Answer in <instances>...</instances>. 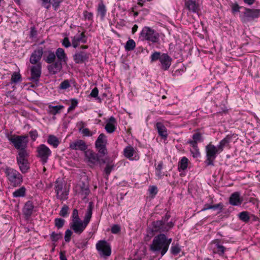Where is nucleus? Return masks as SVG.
I'll list each match as a JSON object with an SVG mask.
<instances>
[{
  "mask_svg": "<svg viewBox=\"0 0 260 260\" xmlns=\"http://www.w3.org/2000/svg\"><path fill=\"white\" fill-rule=\"evenodd\" d=\"M88 225L79 216V212L77 209H74L71 216V222L70 227L77 235H81Z\"/></svg>",
  "mask_w": 260,
  "mask_h": 260,
  "instance_id": "obj_1",
  "label": "nucleus"
},
{
  "mask_svg": "<svg viewBox=\"0 0 260 260\" xmlns=\"http://www.w3.org/2000/svg\"><path fill=\"white\" fill-rule=\"evenodd\" d=\"M4 172L8 181L9 184L13 187L20 186L23 182L22 175L17 170L7 167Z\"/></svg>",
  "mask_w": 260,
  "mask_h": 260,
  "instance_id": "obj_2",
  "label": "nucleus"
},
{
  "mask_svg": "<svg viewBox=\"0 0 260 260\" xmlns=\"http://www.w3.org/2000/svg\"><path fill=\"white\" fill-rule=\"evenodd\" d=\"M8 139L14 147L18 150V153L28 152L26 150L28 143L27 135H13L9 136Z\"/></svg>",
  "mask_w": 260,
  "mask_h": 260,
  "instance_id": "obj_3",
  "label": "nucleus"
},
{
  "mask_svg": "<svg viewBox=\"0 0 260 260\" xmlns=\"http://www.w3.org/2000/svg\"><path fill=\"white\" fill-rule=\"evenodd\" d=\"M165 242L161 234L156 236L153 238L152 243L150 246V250L156 254L160 253L161 257H162L168 250L166 246L167 244H165Z\"/></svg>",
  "mask_w": 260,
  "mask_h": 260,
  "instance_id": "obj_4",
  "label": "nucleus"
},
{
  "mask_svg": "<svg viewBox=\"0 0 260 260\" xmlns=\"http://www.w3.org/2000/svg\"><path fill=\"white\" fill-rule=\"evenodd\" d=\"M159 35L149 27L145 26L141 32L140 38L142 41H146L149 43H157L159 41Z\"/></svg>",
  "mask_w": 260,
  "mask_h": 260,
  "instance_id": "obj_5",
  "label": "nucleus"
},
{
  "mask_svg": "<svg viewBox=\"0 0 260 260\" xmlns=\"http://www.w3.org/2000/svg\"><path fill=\"white\" fill-rule=\"evenodd\" d=\"M206 159L205 163L206 166H214V161L216 158L217 154H219L220 151L218 148L213 145L212 143H210L205 147Z\"/></svg>",
  "mask_w": 260,
  "mask_h": 260,
  "instance_id": "obj_6",
  "label": "nucleus"
},
{
  "mask_svg": "<svg viewBox=\"0 0 260 260\" xmlns=\"http://www.w3.org/2000/svg\"><path fill=\"white\" fill-rule=\"evenodd\" d=\"M108 141L106 136L102 133L100 134L95 142V147L100 156H105L108 154L106 148Z\"/></svg>",
  "mask_w": 260,
  "mask_h": 260,
  "instance_id": "obj_7",
  "label": "nucleus"
},
{
  "mask_svg": "<svg viewBox=\"0 0 260 260\" xmlns=\"http://www.w3.org/2000/svg\"><path fill=\"white\" fill-rule=\"evenodd\" d=\"M28 152L18 153L16 157L17 162L19 166V169L22 173L25 174L29 169V165L28 161Z\"/></svg>",
  "mask_w": 260,
  "mask_h": 260,
  "instance_id": "obj_8",
  "label": "nucleus"
},
{
  "mask_svg": "<svg viewBox=\"0 0 260 260\" xmlns=\"http://www.w3.org/2000/svg\"><path fill=\"white\" fill-rule=\"evenodd\" d=\"M37 156L43 165L47 162L49 157L51 154V151L45 144L38 146L37 148Z\"/></svg>",
  "mask_w": 260,
  "mask_h": 260,
  "instance_id": "obj_9",
  "label": "nucleus"
},
{
  "mask_svg": "<svg viewBox=\"0 0 260 260\" xmlns=\"http://www.w3.org/2000/svg\"><path fill=\"white\" fill-rule=\"evenodd\" d=\"M152 231L155 232H168L174 226V223L172 221L165 223L163 220H156L153 221L152 223Z\"/></svg>",
  "mask_w": 260,
  "mask_h": 260,
  "instance_id": "obj_10",
  "label": "nucleus"
},
{
  "mask_svg": "<svg viewBox=\"0 0 260 260\" xmlns=\"http://www.w3.org/2000/svg\"><path fill=\"white\" fill-rule=\"evenodd\" d=\"M245 11L241 18L243 22L246 23L260 17V10L244 8Z\"/></svg>",
  "mask_w": 260,
  "mask_h": 260,
  "instance_id": "obj_11",
  "label": "nucleus"
},
{
  "mask_svg": "<svg viewBox=\"0 0 260 260\" xmlns=\"http://www.w3.org/2000/svg\"><path fill=\"white\" fill-rule=\"evenodd\" d=\"M96 248L101 256H109L111 255V247L105 240L98 241Z\"/></svg>",
  "mask_w": 260,
  "mask_h": 260,
  "instance_id": "obj_12",
  "label": "nucleus"
},
{
  "mask_svg": "<svg viewBox=\"0 0 260 260\" xmlns=\"http://www.w3.org/2000/svg\"><path fill=\"white\" fill-rule=\"evenodd\" d=\"M63 186L62 182H59L58 181L55 182L54 190L57 199L61 201L66 200L68 198L69 194V191L66 188H63Z\"/></svg>",
  "mask_w": 260,
  "mask_h": 260,
  "instance_id": "obj_13",
  "label": "nucleus"
},
{
  "mask_svg": "<svg viewBox=\"0 0 260 260\" xmlns=\"http://www.w3.org/2000/svg\"><path fill=\"white\" fill-rule=\"evenodd\" d=\"M30 77L29 80L33 82L38 83L42 73V64L33 65L30 67Z\"/></svg>",
  "mask_w": 260,
  "mask_h": 260,
  "instance_id": "obj_14",
  "label": "nucleus"
},
{
  "mask_svg": "<svg viewBox=\"0 0 260 260\" xmlns=\"http://www.w3.org/2000/svg\"><path fill=\"white\" fill-rule=\"evenodd\" d=\"M85 157L88 165L90 167L94 166L100 161V158L98 153L91 149H87L85 152Z\"/></svg>",
  "mask_w": 260,
  "mask_h": 260,
  "instance_id": "obj_15",
  "label": "nucleus"
},
{
  "mask_svg": "<svg viewBox=\"0 0 260 260\" xmlns=\"http://www.w3.org/2000/svg\"><path fill=\"white\" fill-rule=\"evenodd\" d=\"M43 54V48L42 47H38L37 49L34 50L29 58V62L33 65H37L41 63L40 62L41 59Z\"/></svg>",
  "mask_w": 260,
  "mask_h": 260,
  "instance_id": "obj_16",
  "label": "nucleus"
},
{
  "mask_svg": "<svg viewBox=\"0 0 260 260\" xmlns=\"http://www.w3.org/2000/svg\"><path fill=\"white\" fill-rule=\"evenodd\" d=\"M90 55V53L89 52L80 51L73 55V59L76 63H83L89 60Z\"/></svg>",
  "mask_w": 260,
  "mask_h": 260,
  "instance_id": "obj_17",
  "label": "nucleus"
},
{
  "mask_svg": "<svg viewBox=\"0 0 260 260\" xmlns=\"http://www.w3.org/2000/svg\"><path fill=\"white\" fill-rule=\"evenodd\" d=\"M87 148L88 146L85 142L81 139L76 140L70 144V148L74 150H79L85 152L87 150Z\"/></svg>",
  "mask_w": 260,
  "mask_h": 260,
  "instance_id": "obj_18",
  "label": "nucleus"
},
{
  "mask_svg": "<svg viewBox=\"0 0 260 260\" xmlns=\"http://www.w3.org/2000/svg\"><path fill=\"white\" fill-rule=\"evenodd\" d=\"M185 8L190 13L197 14L199 15L200 12L199 4L194 0H187L185 2Z\"/></svg>",
  "mask_w": 260,
  "mask_h": 260,
  "instance_id": "obj_19",
  "label": "nucleus"
},
{
  "mask_svg": "<svg viewBox=\"0 0 260 260\" xmlns=\"http://www.w3.org/2000/svg\"><path fill=\"white\" fill-rule=\"evenodd\" d=\"M71 38L72 46L75 48H76L79 45L80 43H86L87 42V37L84 32L77 34Z\"/></svg>",
  "mask_w": 260,
  "mask_h": 260,
  "instance_id": "obj_20",
  "label": "nucleus"
},
{
  "mask_svg": "<svg viewBox=\"0 0 260 260\" xmlns=\"http://www.w3.org/2000/svg\"><path fill=\"white\" fill-rule=\"evenodd\" d=\"M47 66V69L50 74L55 75L59 73L62 68V63L55 61Z\"/></svg>",
  "mask_w": 260,
  "mask_h": 260,
  "instance_id": "obj_21",
  "label": "nucleus"
},
{
  "mask_svg": "<svg viewBox=\"0 0 260 260\" xmlns=\"http://www.w3.org/2000/svg\"><path fill=\"white\" fill-rule=\"evenodd\" d=\"M242 202L243 199L240 198V193L239 192L232 193L229 199V203L233 206H239Z\"/></svg>",
  "mask_w": 260,
  "mask_h": 260,
  "instance_id": "obj_22",
  "label": "nucleus"
},
{
  "mask_svg": "<svg viewBox=\"0 0 260 260\" xmlns=\"http://www.w3.org/2000/svg\"><path fill=\"white\" fill-rule=\"evenodd\" d=\"M171 58L167 54H162L161 57L159 60L162 69L164 70H167L171 66Z\"/></svg>",
  "mask_w": 260,
  "mask_h": 260,
  "instance_id": "obj_23",
  "label": "nucleus"
},
{
  "mask_svg": "<svg viewBox=\"0 0 260 260\" xmlns=\"http://www.w3.org/2000/svg\"><path fill=\"white\" fill-rule=\"evenodd\" d=\"M159 136L166 140L168 137L167 130L164 124L161 122H157L155 125Z\"/></svg>",
  "mask_w": 260,
  "mask_h": 260,
  "instance_id": "obj_24",
  "label": "nucleus"
},
{
  "mask_svg": "<svg viewBox=\"0 0 260 260\" xmlns=\"http://www.w3.org/2000/svg\"><path fill=\"white\" fill-rule=\"evenodd\" d=\"M55 53L56 57H57V61L62 63H67L68 61V57L63 49L61 48H57Z\"/></svg>",
  "mask_w": 260,
  "mask_h": 260,
  "instance_id": "obj_25",
  "label": "nucleus"
},
{
  "mask_svg": "<svg viewBox=\"0 0 260 260\" xmlns=\"http://www.w3.org/2000/svg\"><path fill=\"white\" fill-rule=\"evenodd\" d=\"M192 140H190L188 141V143L191 146V147H196L198 146V143L203 141L204 139L201 133L197 132L193 134Z\"/></svg>",
  "mask_w": 260,
  "mask_h": 260,
  "instance_id": "obj_26",
  "label": "nucleus"
},
{
  "mask_svg": "<svg viewBox=\"0 0 260 260\" xmlns=\"http://www.w3.org/2000/svg\"><path fill=\"white\" fill-rule=\"evenodd\" d=\"M34 208V206L32 202L30 201H27L23 209L24 214L27 217H30L32 213Z\"/></svg>",
  "mask_w": 260,
  "mask_h": 260,
  "instance_id": "obj_27",
  "label": "nucleus"
},
{
  "mask_svg": "<svg viewBox=\"0 0 260 260\" xmlns=\"http://www.w3.org/2000/svg\"><path fill=\"white\" fill-rule=\"evenodd\" d=\"M116 123L115 119L111 116L109 119L108 122L106 123L105 128L107 133H112L115 130V124Z\"/></svg>",
  "mask_w": 260,
  "mask_h": 260,
  "instance_id": "obj_28",
  "label": "nucleus"
},
{
  "mask_svg": "<svg viewBox=\"0 0 260 260\" xmlns=\"http://www.w3.org/2000/svg\"><path fill=\"white\" fill-rule=\"evenodd\" d=\"M97 12L100 16L101 19L104 20L106 15L107 9L103 0H101L100 2L98 4Z\"/></svg>",
  "mask_w": 260,
  "mask_h": 260,
  "instance_id": "obj_29",
  "label": "nucleus"
},
{
  "mask_svg": "<svg viewBox=\"0 0 260 260\" xmlns=\"http://www.w3.org/2000/svg\"><path fill=\"white\" fill-rule=\"evenodd\" d=\"M55 53L52 51H45L44 55V59L46 62L50 64L55 61Z\"/></svg>",
  "mask_w": 260,
  "mask_h": 260,
  "instance_id": "obj_30",
  "label": "nucleus"
},
{
  "mask_svg": "<svg viewBox=\"0 0 260 260\" xmlns=\"http://www.w3.org/2000/svg\"><path fill=\"white\" fill-rule=\"evenodd\" d=\"M221 240L220 239H215L212 241V243L215 244L217 249L216 253L218 254L220 256H223L226 248L223 245L220 244Z\"/></svg>",
  "mask_w": 260,
  "mask_h": 260,
  "instance_id": "obj_31",
  "label": "nucleus"
},
{
  "mask_svg": "<svg viewBox=\"0 0 260 260\" xmlns=\"http://www.w3.org/2000/svg\"><path fill=\"white\" fill-rule=\"evenodd\" d=\"M232 137L230 135H227L224 139H223L219 142V144L217 146L218 150L221 152L224 148L229 145Z\"/></svg>",
  "mask_w": 260,
  "mask_h": 260,
  "instance_id": "obj_32",
  "label": "nucleus"
},
{
  "mask_svg": "<svg viewBox=\"0 0 260 260\" xmlns=\"http://www.w3.org/2000/svg\"><path fill=\"white\" fill-rule=\"evenodd\" d=\"M47 143L54 148H56L60 143V141L56 136L50 135L48 137Z\"/></svg>",
  "mask_w": 260,
  "mask_h": 260,
  "instance_id": "obj_33",
  "label": "nucleus"
},
{
  "mask_svg": "<svg viewBox=\"0 0 260 260\" xmlns=\"http://www.w3.org/2000/svg\"><path fill=\"white\" fill-rule=\"evenodd\" d=\"M188 159L186 157H183L178 162V170L179 172L184 171L188 166Z\"/></svg>",
  "mask_w": 260,
  "mask_h": 260,
  "instance_id": "obj_34",
  "label": "nucleus"
},
{
  "mask_svg": "<svg viewBox=\"0 0 260 260\" xmlns=\"http://www.w3.org/2000/svg\"><path fill=\"white\" fill-rule=\"evenodd\" d=\"M92 214V203H90L86 212L84 219L83 220L87 225L89 224Z\"/></svg>",
  "mask_w": 260,
  "mask_h": 260,
  "instance_id": "obj_35",
  "label": "nucleus"
},
{
  "mask_svg": "<svg viewBox=\"0 0 260 260\" xmlns=\"http://www.w3.org/2000/svg\"><path fill=\"white\" fill-rule=\"evenodd\" d=\"M26 189L24 186H21L13 192L14 198L24 197L26 195Z\"/></svg>",
  "mask_w": 260,
  "mask_h": 260,
  "instance_id": "obj_36",
  "label": "nucleus"
},
{
  "mask_svg": "<svg viewBox=\"0 0 260 260\" xmlns=\"http://www.w3.org/2000/svg\"><path fill=\"white\" fill-rule=\"evenodd\" d=\"M63 108V106L59 105V106H51L49 105L48 106V112L50 114L55 115L57 113H60V111L61 109Z\"/></svg>",
  "mask_w": 260,
  "mask_h": 260,
  "instance_id": "obj_37",
  "label": "nucleus"
},
{
  "mask_svg": "<svg viewBox=\"0 0 260 260\" xmlns=\"http://www.w3.org/2000/svg\"><path fill=\"white\" fill-rule=\"evenodd\" d=\"M135 150L131 146L126 147L124 149V155L128 158H131L134 154Z\"/></svg>",
  "mask_w": 260,
  "mask_h": 260,
  "instance_id": "obj_38",
  "label": "nucleus"
},
{
  "mask_svg": "<svg viewBox=\"0 0 260 260\" xmlns=\"http://www.w3.org/2000/svg\"><path fill=\"white\" fill-rule=\"evenodd\" d=\"M114 167V165L112 161H108L106 164V167L104 169V172L107 176V178L108 177L109 175L110 174L112 170L113 169Z\"/></svg>",
  "mask_w": 260,
  "mask_h": 260,
  "instance_id": "obj_39",
  "label": "nucleus"
},
{
  "mask_svg": "<svg viewBox=\"0 0 260 260\" xmlns=\"http://www.w3.org/2000/svg\"><path fill=\"white\" fill-rule=\"evenodd\" d=\"M136 47V43L135 42L132 40L129 39L128 40L124 46L125 49L126 51H132Z\"/></svg>",
  "mask_w": 260,
  "mask_h": 260,
  "instance_id": "obj_40",
  "label": "nucleus"
},
{
  "mask_svg": "<svg viewBox=\"0 0 260 260\" xmlns=\"http://www.w3.org/2000/svg\"><path fill=\"white\" fill-rule=\"evenodd\" d=\"M238 217L239 219L244 222H248L250 219L249 213L247 211H243L239 213Z\"/></svg>",
  "mask_w": 260,
  "mask_h": 260,
  "instance_id": "obj_41",
  "label": "nucleus"
},
{
  "mask_svg": "<svg viewBox=\"0 0 260 260\" xmlns=\"http://www.w3.org/2000/svg\"><path fill=\"white\" fill-rule=\"evenodd\" d=\"M22 80L21 76L19 73L16 72H14L12 75L11 83H17L20 82Z\"/></svg>",
  "mask_w": 260,
  "mask_h": 260,
  "instance_id": "obj_42",
  "label": "nucleus"
},
{
  "mask_svg": "<svg viewBox=\"0 0 260 260\" xmlns=\"http://www.w3.org/2000/svg\"><path fill=\"white\" fill-rule=\"evenodd\" d=\"M79 131L82 134L83 137H91L94 134L88 128H83V127H79Z\"/></svg>",
  "mask_w": 260,
  "mask_h": 260,
  "instance_id": "obj_43",
  "label": "nucleus"
},
{
  "mask_svg": "<svg viewBox=\"0 0 260 260\" xmlns=\"http://www.w3.org/2000/svg\"><path fill=\"white\" fill-rule=\"evenodd\" d=\"M62 237V235L61 233H56L54 232H53L50 234V239L53 242H57L59 239H61Z\"/></svg>",
  "mask_w": 260,
  "mask_h": 260,
  "instance_id": "obj_44",
  "label": "nucleus"
},
{
  "mask_svg": "<svg viewBox=\"0 0 260 260\" xmlns=\"http://www.w3.org/2000/svg\"><path fill=\"white\" fill-rule=\"evenodd\" d=\"M69 206L66 205H64L59 212V215L63 217H67L69 215Z\"/></svg>",
  "mask_w": 260,
  "mask_h": 260,
  "instance_id": "obj_45",
  "label": "nucleus"
},
{
  "mask_svg": "<svg viewBox=\"0 0 260 260\" xmlns=\"http://www.w3.org/2000/svg\"><path fill=\"white\" fill-rule=\"evenodd\" d=\"M170 250L173 255H176L180 252L181 248L178 244H172Z\"/></svg>",
  "mask_w": 260,
  "mask_h": 260,
  "instance_id": "obj_46",
  "label": "nucleus"
},
{
  "mask_svg": "<svg viewBox=\"0 0 260 260\" xmlns=\"http://www.w3.org/2000/svg\"><path fill=\"white\" fill-rule=\"evenodd\" d=\"M55 226L58 229H61L63 227L65 220L62 218H55L54 220Z\"/></svg>",
  "mask_w": 260,
  "mask_h": 260,
  "instance_id": "obj_47",
  "label": "nucleus"
},
{
  "mask_svg": "<svg viewBox=\"0 0 260 260\" xmlns=\"http://www.w3.org/2000/svg\"><path fill=\"white\" fill-rule=\"evenodd\" d=\"M71 84L68 80H64L62 81L59 86V88L60 89L66 90L71 87Z\"/></svg>",
  "mask_w": 260,
  "mask_h": 260,
  "instance_id": "obj_48",
  "label": "nucleus"
},
{
  "mask_svg": "<svg viewBox=\"0 0 260 260\" xmlns=\"http://www.w3.org/2000/svg\"><path fill=\"white\" fill-rule=\"evenodd\" d=\"M161 57V54L160 52H155L150 56L151 61L154 62L157 60H160Z\"/></svg>",
  "mask_w": 260,
  "mask_h": 260,
  "instance_id": "obj_49",
  "label": "nucleus"
},
{
  "mask_svg": "<svg viewBox=\"0 0 260 260\" xmlns=\"http://www.w3.org/2000/svg\"><path fill=\"white\" fill-rule=\"evenodd\" d=\"M73 235V232L71 229H68L65 232L64 240L66 242H69L71 241V237Z\"/></svg>",
  "mask_w": 260,
  "mask_h": 260,
  "instance_id": "obj_50",
  "label": "nucleus"
},
{
  "mask_svg": "<svg viewBox=\"0 0 260 260\" xmlns=\"http://www.w3.org/2000/svg\"><path fill=\"white\" fill-rule=\"evenodd\" d=\"M83 17L85 20L87 19L91 22L93 21V13L91 12L84 11L83 12Z\"/></svg>",
  "mask_w": 260,
  "mask_h": 260,
  "instance_id": "obj_51",
  "label": "nucleus"
},
{
  "mask_svg": "<svg viewBox=\"0 0 260 260\" xmlns=\"http://www.w3.org/2000/svg\"><path fill=\"white\" fill-rule=\"evenodd\" d=\"M63 2V0H52V6L54 10H57L60 7V4Z\"/></svg>",
  "mask_w": 260,
  "mask_h": 260,
  "instance_id": "obj_52",
  "label": "nucleus"
},
{
  "mask_svg": "<svg viewBox=\"0 0 260 260\" xmlns=\"http://www.w3.org/2000/svg\"><path fill=\"white\" fill-rule=\"evenodd\" d=\"M192 149L190 150V151L191 153L192 154V156L193 157H198L200 156V153L199 151V149L198 146H196V147H192Z\"/></svg>",
  "mask_w": 260,
  "mask_h": 260,
  "instance_id": "obj_53",
  "label": "nucleus"
},
{
  "mask_svg": "<svg viewBox=\"0 0 260 260\" xmlns=\"http://www.w3.org/2000/svg\"><path fill=\"white\" fill-rule=\"evenodd\" d=\"M62 45L65 48H69L71 46L72 44L70 42L68 37H65L61 42Z\"/></svg>",
  "mask_w": 260,
  "mask_h": 260,
  "instance_id": "obj_54",
  "label": "nucleus"
},
{
  "mask_svg": "<svg viewBox=\"0 0 260 260\" xmlns=\"http://www.w3.org/2000/svg\"><path fill=\"white\" fill-rule=\"evenodd\" d=\"M223 204L221 203H219L217 204L212 205L211 209L213 210H218V213H220L222 211L223 209Z\"/></svg>",
  "mask_w": 260,
  "mask_h": 260,
  "instance_id": "obj_55",
  "label": "nucleus"
},
{
  "mask_svg": "<svg viewBox=\"0 0 260 260\" xmlns=\"http://www.w3.org/2000/svg\"><path fill=\"white\" fill-rule=\"evenodd\" d=\"M81 193L82 195H84L85 197H86L90 193V190L89 188L87 186H85L84 184V186L81 187Z\"/></svg>",
  "mask_w": 260,
  "mask_h": 260,
  "instance_id": "obj_56",
  "label": "nucleus"
},
{
  "mask_svg": "<svg viewBox=\"0 0 260 260\" xmlns=\"http://www.w3.org/2000/svg\"><path fill=\"white\" fill-rule=\"evenodd\" d=\"M29 134L33 141H36L37 138L38 137V132L36 129L30 131Z\"/></svg>",
  "mask_w": 260,
  "mask_h": 260,
  "instance_id": "obj_57",
  "label": "nucleus"
},
{
  "mask_svg": "<svg viewBox=\"0 0 260 260\" xmlns=\"http://www.w3.org/2000/svg\"><path fill=\"white\" fill-rule=\"evenodd\" d=\"M120 231V226L117 224L113 225L111 229V233L114 234L118 233Z\"/></svg>",
  "mask_w": 260,
  "mask_h": 260,
  "instance_id": "obj_58",
  "label": "nucleus"
},
{
  "mask_svg": "<svg viewBox=\"0 0 260 260\" xmlns=\"http://www.w3.org/2000/svg\"><path fill=\"white\" fill-rule=\"evenodd\" d=\"M42 6L47 9H49L51 6V0H41Z\"/></svg>",
  "mask_w": 260,
  "mask_h": 260,
  "instance_id": "obj_59",
  "label": "nucleus"
},
{
  "mask_svg": "<svg viewBox=\"0 0 260 260\" xmlns=\"http://www.w3.org/2000/svg\"><path fill=\"white\" fill-rule=\"evenodd\" d=\"M37 36V30H36L35 26L31 27L29 37L30 38H36Z\"/></svg>",
  "mask_w": 260,
  "mask_h": 260,
  "instance_id": "obj_60",
  "label": "nucleus"
},
{
  "mask_svg": "<svg viewBox=\"0 0 260 260\" xmlns=\"http://www.w3.org/2000/svg\"><path fill=\"white\" fill-rule=\"evenodd\" d=\"M241 7H240L237 3L233 4L232 5V10L233 13H235L237 12H239V10L241 8Z\"/></svg>",
  "mask_w": 260,
  "mask_h": 260,
  "instance_id": "obj_61",
  "label": "nucleus"
},
{
  "mask_svg": "<svg viewBox=\"0 0 260 260\" xmlns=\"http://www.w3.org/2000/svg\"><path fill=\"white\" fill-rule=\"evenodd\" d=\"M77 105H78L77 100L76 99H72L71 105L69 108L68 111H69L70 110L74 109L76 108V107L77 106Z\"/></svg>",
  "mask_w": 260,
  "mask_h": 260,
  "instance_id": "obj_62",
  "label": "nucleus"
},
{
  "mask_svg": "<svg viewBox=\"0 0 260 260\" xmlns=\"http://www.w3.org/2000/svg\"><path fill=\"white\" fill-rule=\"evenodd\" d=\"M87 245V242H78L76 244V247L79 249L85 248Z\"/></svg>",
  "mask_w": 260,
  "mask_h": 260,
  "instance_id": "obj_63",
  "label": "nucleus"
},
{
  "mask_svg": "<svg viewBox=\"0 0 260 260\" xmlns=\"http://www.w3.org/2000/svg\"><path fill=\"white\" fill-rule=\"evenodd\" d=\"M149 191L150 194L155 196L157 193V188L155 186H151L149 189Z\"/></svg>",
  "mask_w": 260,
  "mask_h": 260,
  "instance_id": "obj_64",
  "label": "nucleus"
}]
</instances>
